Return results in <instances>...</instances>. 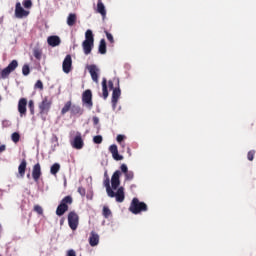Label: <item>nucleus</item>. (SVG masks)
Wrapping results in <instances>:
<instances>
[{
  "label": "nucleus",
  "mask_w": 256,
  "mask_h": 256,
  "mask_svg": "<svg viewBox=\"0 0 256 256\" xmlns=\"http://www.w3.org/2000/svg\"><path fill=\"white\" fill-rule=\"evenodd\" d=\"M104 187H106V193L108 197L113 199L115 197L117 203H123L125 201V188L123 186L119 187L115 193L113 189L111 188V180L109 178H106L104 180Z\"/></svg>",
  "instance_id": "f257e3e1"
},
{
  "label": "nucleus",
  "mask_w": 256,
  "mask_h": 256,
  "mask_svg": "<svg viewBox=\"0 0 256 256\" xmlns=\"http://www.w3.org/2000/svg\"><path fill=\"white\" fill-rule=\"evenodd\" d=\"M94 43L95 39L93 38V31L87 30L85 32V40L82 43L84 55H90L91 51H93Z\"/></svg>",
  "instance_id": "f03ea898"
},
{
  "label": "nucleus",
  "mask_w": 256,
  "mask_h": 256,
  "mask_svg": "<svg viewBox=\"0 0 256 256\" xmlns=\"http://www.w3.org/2000/svg\"><path fill=\"white\" fill-rule=\"evenodd\" d=\"M129 211H131V213H133L134 215H139V213L147 211V204L139 201V199L137 198H133L129 207Z\"/></svg>",
  "instance_id": "7ed1b4c3"
},
{
  "label": "nucleus",
  "mask_w": 256,
  "mask_h": 256,
  "mask_svg": "<svg viewBox=\"0 0 256 256\" xmlns=\"http://www.w3.org/2000/svg\"><path fill=\"white\" fill-rule=\"evenodd\" d=\"M71 203H73V198H71V196L64 197L56 209V215H58V217L65 215L66 211L69 210L68 205H71Z\"/></svg>",
  "instance_id": "20e7f679"
},
{
  "label": "nucleus",
  "mask_w": 256,
  "mask_h": 256,
  "mask_svg": "<svg viewBox=\"0 0 256 256\" xmlns=\"http://www.w3.org/2000/svg\"><path fill=\"white\" fill-rule=\"evenodd\" d=\"M68 225L72 231H76L79 227V215L75 212H70L68 214Z\"/></svg>",
  "instance_id": "39448f33"
},
{
  "label": "nucleus",
  "mask_w": 256,
  "mask_h": 256,
  "mask_svg": "<svg viewBox=\"0 0 256 256\" xmlns=\"http://www.w3.org/2000/svg\"><path fill=\"white\" fill-rule=\"evenodd\" d=\"M82 102L88 109H93V94L91 90H86L82 94Z\"/></svg>",
  "instance_id": "423d86ee"
},
{
  "label": "nucleus",
  "mask_w": 256,
  "mask_h": 256,
  "mask_svg": "<svg viewBox=\"0 0 256 256\" xmlns=\"http://www.w3.org/2000/svg\"><path fill=\"white\" fill-rule=\"evenodd\" d=\"M121 171L117 170L113 173L111 177V189L112 191H117L119 189V185H121Z\"/></svg>",
  "instance_id": "0eeeda50"
},
{
  "label": "nucleus",
  "mask_w": 256,
  "mask_h": 256,
  "mask_svg": "<svg viewBox=\"0 0 256 256\" xmlns=\"http://www.w3.org/2000/svg\"><path fill=\"white\" fill-rule=\"evenodd\" d=\"M70 145L73 149H81L85 143L83 142V137L80 132H77L73 140L70 141Z\"/></svg>",
  "instance_id": "6e6552de"
},
{
  "label": "nucleus",
  "mask_w": 256,
  "mask_h": 256,
  "mask_svg": "<svg viewBox=\"0 0 256 256\" xmlns=\"http://www.w3.org/2000/svg\"><path fill=\"white\" fill-rule=\"evenodd\" d=\"M40 109V115H45L49 113V110L51 109V101H49V98L45 97L43 101L39 104Z\"/></svg>",
  "instance_id": "1a4fd4ad"
},
{
  "label": "nucleus",
  "mask_w": 256,
  "mask_h": 256,
  "mask_svg": "<svg viewBox=\"0 0 256 256\" xmlns=\"http://www.w3.org/2000/svg\"><path fill=\"white\" fill-rule=\"evenodd\" d=\"M73 67V60L71 59V55H67L62 63V70L64 73H71V69Z\"/></svg>",
  "instance_id": "9d476101"
},
{
  "label": "nucleus",
  "mask_w": 256,
  "mask_h": 256,
  "mask_svg": "<svg viewBox=\"0 0 256 256\" xmlns=\"http://www.w3.org/2000/svg\"><path fill=\"white\" fill-rule=\"evenodd\" d=\"M29 15V11H26L23 9V6H21L20 2L16 3L15 8V17L16 19H23V17H27Z\"/></svg>",
  "instance_id": "9b49d317"
},
{
  "label": "nucleus",
  "mask_w": 256,
  "mask_h": 256,
  "mask_svg": "<svg viewBox=\"0 0 256 256\" xmlns=\"http://www.w3.org/2000/svg\"><path fill=\"white\" fill-rule=\"evenodd\" d=\"M18 113L20 117H25L27 115V98H21L18 102Z\"/></svg>",
  "instance_id": "f8f14e48"
},
{
  "label": "nucleus",
  "mask_w": 256,
  "mask_h": 256,
  "mask_svg": "<svg viewBox=\"0 0 256 256\" xmlns=\"http://www.w3.org/2000/svg\"><path fill=\"white\" fill-rule=\"evenodd\" d=\"M119 97H121V88H114L112 93V109H117V103L119 101Z\"/></svg>",
  "instance_id": "ddd939ff"
},
{
  "label": "nucleus",
  "mask_w": 256,
  "mask_h": 256,
  "mask_svg": "<svg viewBox=\"0 0 256 256\" xmlns=\"http://www.w3.org/2000/svg\"><path fill=\"white\" fill-rule=\"evenodd\" d=\"M88 71H89L94 83H99V75L97 74V73H99V68H97L96 65H90V66H88Z\"/></svg>",
  "instance_id": "4468645a"
},
{
  "label": "nucleus",
  "mask_w": 256,
  "mask_h": 256,
  "mask_svg": "<svg viewBox=\"0 0 256 256\" xmlns=\"http://www.w3.org/2000/svg\"><path fill=\"white\" fill-rule=\"evenodd\" d=\"M109 151L112 154V157L113 159H115V161H123V156L119 155V149L117 148V145H111L109 147Z\"/></svg>",
  "instance_id": "2eb2a0df"
},
{
  "label": "nucleus",
  "mask_w": 256,
  "mask_h": 256,
  "mask_svg": "<svg viewBox=\"0 0 256 256\" xmlns=\"http://www.w3.org/2000/svg\"><path fill=\"white\" fill-rule=\"evenodd\" d=\"M32 177L34 181H39V178L41 177V164L37 163L36 165H34L32 170Z\"/></svg>",
  "instance_id": "dca6fc26"
},
{
  "label": "nucleus",
  "mask_w": 256,
  "mask_h": 256,
  "mask_svg": "<svg viewBox=\"0 0 256 256\" xmlns=\"http://www.w3.org/2000/svg\"><path fill=\"white\" fill-rule=\"evenodd\" d=\"M47 42L50 47H57V45H61V38H59V36H50Z\"/></svg>",
  "instance_id": "f3484780"
},
{
  "label": "nucleus",
  "mask_w": 256,
  "mask_h": 256,
  "mask_svg": "<svg viewBox=\"0 0 256 256\" xmlns=\"http://www.w3.org/2000/svg\"><path fill=\"white\" fill-rule=\"evenodd\" d=\"M89 244L91 247H97V245H99V234L92 231L89 238Z\"/></svg>",
  "instance_id": "a211bd4d"
},
{
  "label": "nucleus",
  "mask_w": 256,
  "mask_h": 256,
  "mask_svg": "<svg viewBox=\"0 0 256 256\" xmlns=\"http://www.w3.org/2000/svg\"><path fill=\"white\" fill-rule=\"evenodd\" d=\"M26 169H27V161L22 160V162L20 163V165L18 167V173H19L20 177H25Z\"/></svg>",
  "instance_id": "6ab92c4d"
},
{
  "label": "nucleus",
  "mask_w": 256,
  "mask_h": 256,
  "mask_svg": "<svg viewBox=\"0 0 256 256\" xmlns=\"http://www.w3.org/2000/svg\"><path fill=\"white\" fill-rule=\"evenodd\" d=\"M75 23H77V15L76 14H69L67 17V25L69 27H73V25H75Z\"/></svg>",
  "instance_id": "aec40b11"
},
{
  "label": "nucleus",
  "mask_w": 256,
  "mask_h": 256,
  "mask_svg": "<svg viewBox=\"0 0 256 256\" xmlns=\"http://www.w3.org/2000/svg\"><path fill=\"white\" fill-rule=\"evenodd\" d=\"M97 11L98 13H100V15H102V17H105L107 15V11L105 10V5L103 4V2H101V0H99L97 4Z\"/></svg>",
  "instance_id": "412c9836"
},
{
  "label": "nucleus",
  "mask_w": 256,
  "mask_h": 256,
  "mask_svg": "<svg viewBox=\"0 0 256 256\" xmlns=\"http://www.w3.org/2000/svg\"><path fill=\"white\" fill-rule=\"evenodd\" d=\"M102 91H103V98L107 99L109 97V92L107 91V78H103L102 80Z\"/></svg>",
  "instance_id": "4be33fe9"
},
{
  "label": "nucleus",
  "mask_w": 256,
  "mask_h": 256,
  "mask_svg": "<svg viewBox=\"0 0 256 256\" xmlns=\"http://www.w3.org/2000/svg\"><path fill=\"white\" fill-rule=\"evenodd\" d=\"M59 171H61V165L59 163H54L51 167H50V173L51 175H57V173H59Z\"/></svg>",
  "instance_id": "5701e85b"
},
{
  "label": "nucleus",
  "mask_w": 256,
  "mask_h": 256,
  "mask_svg": "<svg viewBox=\"0 0 256 256\" xmlns=\"http://www.w3.org/2000/svg\"><path fill=\"white\" fill-rule=\"evenodd\" d=\"M99 53L101 55H105L107 53V44L105 43V39H102L99 44Z\"/></svg>",
  "instance_id": "b1692460"
},
{
  "label": "nucleus",
  "mask_w": 256,
  "mask_h": 256,
  "mask_svg": "<svg viewBox=\"0 0 256 256\" xmlns=\"http://www.w3.org/2000/svg\"><path fill=\"white\" fill-rule=\"evenodd\" d=\"M71 114L72 115H83V110L80 106L73 105L71 108Z\"/></svg>",
  "instance_id": "393cba45"
},
{
  "label": "nucleus",
  "mask_w": 256,
  "mask_h": 256,
  "mask_svg": "<svg viewBox=\"0 0 256 256\" xmlns=\"http://www.w3.org/2000/svg\"><path fill=\"white\" fill-rule=\"evenodd\" d=\"M19 67V62L17 60H13L6 68L13 73Z\"/></svg>",
  "instance_id": "a878e982"
},
{
  "label": "nucleus",
  "mask_w": 256,
  "mask_h": 256,
  "mask_svg": "<svg viewBox=\"0 0 256 256\" xmlns=\"http://www.w3.org/2000/svg\"><path fill=\"white\" fill-rule=\"evenodd\" d=\"M72 107L73 106H71V101L66 102V104L64 105V107L61 110L62 115H65V113H68V111L71 112Z\"/></svg>",
  "instance_id": "bb28decb"
},
{
  "label": "nucleus",
  "mask_w": 256,
  "mask_h": 256,
  "mask_svg": "<svg viewBox=\"0 0 256 256\" xmlns=\"http://www.w3.org/2000/svg\"><path fill=\"white\" fill-rule=\"evenodd\" d=\"M12 72L9 71V69L6 67L1 71L0 78L1 79H7L9 75H11Z\"/></svg>",
  "instance_id": "cd10ccee"
},
{
  "label": "nucleus",
  "mask_w": 256,
  "mask_h": 256,
  "mask_svg": "<svg viewBox=\"0 0 256 256\" xmlns=\"http://www.w3.org/2000/svg\"><path fill=\"white\" fill-rule=\"evenodd\" d=\"M28 107L30 109L31 115H35V102H33V100L28 102Z\"/></svg>",
  "instance_id": "c85d7f7f"
},
{
  "label": "nucleus",
  "mask_w": 256,
  "mask_h": 256,
  "mask_svg": "<svg viewBox=\"0 0 256 256\" xmlns=\"http://www.w3.org/2000/svg\"><path fill=\"white\" fill-rule=\"evenodd\" d=\"M11 139H12L13 143H19V139H21V136L19 135V133L14 132L11 135Z\"/></svg>",
  "instance_id": "c756f323"
},
{
  "label": "nucleus",
  "mask_w": 256,
  "mask_h": 256,
  "mask_svg": "<svg viewBox=\"0 0 256 256\" xmlns=\"http://www.w3.org/2000/svg\"><path fill=\"white\" fill-rule=\"evenodd\" d=\"M134 177H135V174L133 173V171H128L125 173L126 181H133Z\"/></svg>",
  "instance_id": "7c9ffc66"
},
{
  "label": "nucleus",
  "mask_w": 256,
  "mask_h": 256,
  "mask_svg": "<svg viewBox=\"0 0 256 256\" xmlns=\"http://www.w3.org/2000/svg\"><path fill=\"white\" fill-rule=\"evenodd\" d=\"M93 141L94 143H96V145H101V143H103V136L101 135L94 136Z\"/></svg>",
  "instance_id": "2f4dec72"
},
{
  "label": "nucleus",
  "mask_w": 256,
  "mask_h": 256,
  "mask_svg": "<svg viewBox=\"0 0 256 256\" xmlns=\"http://www.w3.org/2000/svg\"><path fill=\"white\" fill-rule=\"evenodd\" d=\"M22 73L25 77H27V75H29V73H31V70L29 69V65L25 64L22 67Z\"/></svg>",
  "instance_id": "473e14b6"
},
{
  "label": "nucleus",
  "mask_w": 256,
  "mask_h": 256,
  "mask_svg": "<svg viewBox=\"0 0 256 256\" xmlns=\"http://www.w3.org/2000/svg\"><path fill=\"white\" fill-rule=\"evenodd\" d=\"M23 6L25 9H31V7H33V2H31V0H24Z\"/></svg>",
  "instance_id": "72a5a7b5"
},
{
  "label": "nucleus",
  "mask_w": 256,
  "mask_h": 256,
  "mask_svg": "<svg viewBox=\"0 0 256 256\" xmlns=\"http://www.w3.org/2000/svg\"><path fill=\"white\" fill-rule=\"evenodd\" d=\"M103 215H104L105 219H108L109 215H111V210L108 207H104Z\"/></svg>",
  "instance_id": "f704fd0d"
},
{
  "label": "nucleus",
  "mask_w": 256,
  "mask_h": 256,
  "mask_svg": "<svg viewBox=\"0 0 256 256\" xmlns=\"http://www.w3.org/2000/svg\"><path fill=\"white\" fill-rule=\"evenodd\" d=\"M34 211H36V213H38V215H43V208L39 205H36L34 207Z\"/></svg>",
  "instance_id": "c9c22d12"
},
{
  "label": "nucleus",
  "mask_w": 256,
  "mask_h": 256,
  "mask_svg": "<svg viewBox=\"0 0 256 256\" xmlns=\"http://www.w3.org/2000/svg\"><path fill=\"white\" fill-rule=\"evenodd\" d=\"M33 54L36 59H41V51L39 49H34Z\"/></svg>",
  "instance_id": "e433bc0d"
},
{
  "label": "nucleus",
  "mask_w": 256,
  "mask_h": 256,
  "mask_svg": "<svg viewBox=\"0 0 256 256\" xmlns=\"http://www.w3.org/2000/svg\"><path fill=\"white\" fill-rule=\"evenodd\" d=\"M120 169H121L122 173H124V174L129 172V168L126 166V164H122L120 166Z\"/></svg>",
  "instance_id": "4c0bfd02"
},
{
  "label": "nucleus",
  "mask_w": 256,
  "mask_h": 256,
  "mask_svg": "<svg viewBox=\"0 0 256 256\" xmlns=\"http://www.w3.org/2000/svg\"><path fill=\"white\" fill-rule=\"evenodd\" d=\"M255 157V152L253 150L248 152V161H253V158Z\"/></svg>",
  "instance_id": "58836bf2"
},
{
  "label": "nucleus",
  "mask_w": 256,
  "mask_h": 256,
  "mask_svg": "<svg viewBox=\"0 0 256 256\" xmlns=\"http://www.w3.org/2000/svg\"><path fill=\"white\" fill-rule=\"evenodd\" d=\"M66 256H77V252H75L73 249H70L66 252Z\"/></svg>",
  "instance_id": "ea45409f"
},
{
  "label": "nucleus",
  "mask_w": 256,
  "mask_h": 256,
  "mask_svg": "<svg viewBox=\"0 0 256 256\" xmlns=\"http://www.w3.org/2000/svg\"><path fill=\"white\" fill-rule=\"evenodd\" d=\"M106 37L110 43H114L113 35L109 32H106Z\"/></svg>",
  "instance_id": "a19ab883"
},
{
  "label": "nucleus",
  "mask_w": 256,
  "mask_h": 256,
  "mask_svg": "<svg viewBox=\"0 0 256 256\" xmlns=\"http://www.w3.org/2000/svg\"><path fill=\"white\" fill-rule=\"evenodd\" d=\"M36 89H43V82L41 80H38L35 84Z\"/></svg>",
  "instance_id": "79ce46f5"
},
{
  "label": "nucleus",
  "mask_w": 256,
  "mask_h": 256,
  "mask_svg": "<svg viewBox=\"0 0 256 256\" xmlns=\"http://www.w3.org/2000/svg\"><path fill=\"white\" fill-rule=\"evenodd\" d=\"M11 121L9 120H3L2 121V127H10Z\"/></svg>",
  "instance_id": "37998d69"
},
{
  "label": "nucleus",
  "mask_w": 256,
  "mask_h": 256,
  "mask_svg": "<svg viewBox=\"0 0 256 256\" xmlns=\"http://www.w3.org/2000/svg\"><path fill=\"white\" fill-rule=\"evenodd\" d=\"M124 139H125V135L119 134V135L117 136V138H116V141H117L118 143H121Z\"/></svg>",
  "instance_id": "c03bdc74"
},
{
  "label": "nucleus",
  "mask_w": 256,
  "mask_h": 256,
  "mask_svg": "<svg viewBox=\"0 0 256 256\" xmlns=\"http://www.w3.org/2000/svg\"><path fill=\"white\" fill-rule=\"evenodd\" d=\"M78 193H79L82 197H84V195H85V189L82 188V187H79V188H78Z\"/></svg>",
  "instance_id": "a18cd8bd"
},
{
  "label": "nucleus",
  "mask_w": 256,
  "mask_h": 256,
  "mask_svg": "<svg viewBox=\"0 0 256 256\" xmlns=\"http://www.w3.org/2000/svg\"><path fill=\"white\" fill-rule=\"evenodd\" d=\"M93 123L94 125H99V118L97 116L93 117Z\"/></svg>",
  "instance_id": "49530a36"
},
{
  "label": "nucleus",
  "mask_w": 256,
  "mask_h": 256,
  "mask_svg": "<svg viewBox=\"0 0 256 256\" xmlns=\"http://www.w3.org/2000/svg\"><path fill=\"white\" fill-rule=\"evenodd\" d=\"M6 149H7V146L1 145L0 146V153H3V151H5Z\"/></svg>",
  "instance_id": "de8ad7c7"
},
{
  "label": "nucleus",
  "mask_w": 256,
  "mask_h": 256,
  "mask_svg": "<svg viewBox=\"0 0 256 256\" xmlns=\"http://www.w3.org/2000/svg\"><path fill=\"white\" fill-rule=\"evenodd\" d=\"M108 85H109L110 89H113V81L110 80V81L108 82Z\"/></svg>",
  "instance_id": "09e8293b"
},
{
  "label": "nucleus",
  "mask_w": 256,
  "mask_h": 256,
  "mask_svg": "<svg viewBox=\"0 0 256 256\" xmlns=\"http://www.w3.org/2000/svg\"><path fill=\"white\" fill-rule=\"evenodd\" d=\"M31 177V174H27V178L29 179Z\"/></svg>",
  "instance_id": "8fccbe9b"
},
{
  "label": "nucleus",
  "mask_w": 256,
  "mask_h": 256,
  "mask_svg": "<svg viewBox=\"0 0 256 256\" xmlns=\"http://www.w3.org/2000/svg\"><path fill=\"white\" fill-rule=\"evenodd\" d=\"M0 101H1V96H0Z\"/></svg>",
  "instance_id": "3c124183"
}]
</instances>
